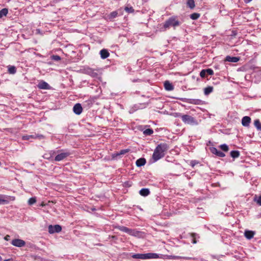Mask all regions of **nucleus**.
<instances>
[{
	"label": "nucleus",
	"mask_w": 261,
	"mask_h": 261,
	"mask_svg": "<svg viewBox=\"0 0 261 261\" xmlns=\"http://www.w3.org/2000/svg\"><path fill=\"white\" fill-rule=\"evenodd\" d=\"M168 149L169 146L166 143H161L159 144L154 149L152 155V159L154 161H157L160 159L163 158Z\"/></svg>",
	"instance_id": "obj_1"
},
{
	"label": "nucleus",
	"mask_w": 261,
	"mask_h": 261,
	"mask_svg": "<svg viewBox=\"0 0 261 261\" xmlns=\"http://www.w3.org/2000/svg\"><path fill=\"white\" fill-rule=\"evenodd\" d=\"M132 257L136 259H146L149 258H158L159 255L156 253H148L146 254H135Z\"/></svg>",
	"instance_id": "obj_2"
},
{
	"label": "nucleus",
	"mask_w": 261,
	"mask_h": 261,
	"mask_svg": "<svg viewBox=\"0 0 261 261\" xmlns=\"http://www.w3.org/2000/svg\"><path fill=\"white\" fill-rule=\"evenodd\" d=\"M179 25V22L174 18H170L163 25V28H161V31H164V29H167L170 27H176Z\"/></svg>",
	"instance_id": "obj_3"
},
{
	"label": "nucleus",
	"mask_w": 261,
	"mask_h": 261,
	"mask_svg": "<svg viewBox=\"0 0 261 261\" xmlns=\"http://www.w3.org/2000/svg\"><path fill=\"white\" fill-rule=\"evenodd\" d=\"M181 119L184 122L188 124H194L196 123L195 119L188 115H182Z\"/></svg>",
	"instance_id": "obj_4"
},
{
	"label": "nucleus",
	"mask_w": 261,
	"mask_h": 261,
	"mask_svg": "<svg viewBox=\"0 0 261 261\" xmlns=\"http://www.w3.org/2000/svg\"><path fill=\"white\" fill-rule=\"evenodd\" d=\"M62 230V227L59 225H51L48 226V232L50 234L60 232Z\"/></svg>",
	"instance_id": "obj_5"
},
{
	"label": "nucleus",
	"mask_w": 261,
	"mask_h": 261,
	"mask_svg": "<svg viewBox=\"0 0 261 261\" xmlns=\"http://www.w3.org/2000/svg\"><path fill=\"white\" fill-rule=\"evenodd\" d=\"M11 244L16 247H21L25 245V242L21 239H16L12 241Z\"/></svg>",
	"instance_id": "obj_6"
},
{
	"label": "nucleus",
	"mask_w": 261,
	"mask_h": 261,
	"mask_svg": "<svg viewBox=\"0 0 261 261\" xmlns=\"http://www.w3.org/2000/svg\"><path fill=\"white\" fill-rule=\"evenodd\" d=\"M73 110L75 114L80 115L82 112L83 108L80 103H76L74 106Z\"/></svg>",
	"instance_id": "obj_7"
},
{
	"label": "nucleus",
	"mask_w": 261,
	"mask_h": 261,
	"mask_svg": "<svg viewBox=\"0 0 261 261\" xmlns=\"http://www.w3.org/2000/svg\"><path fill=\"white\" fill-rule=\"evenodd\" d=\"M31 138H33V139L38 138L39 139H42L44 138V137L42 135H26V136H23L22 137V139L24 140H29Z\"/></svg>",
	"instance_id": "obj_8"
},
{
	"label": "nucleus",
	"mask_w": 261,
	"mask_h": 261,
	"mask_svg": "<svg viewBox=\"0 0 261 261\" xmlns=\"http://www.w3.org/2000/svg\"><path fill=\"white\" fill-rule=\"evenodd\" d=\"M38 87L40 89H49V85L44 81H41L38 85Z\"/></svg>",
	"instance_id": "obj_9"
},
{
	"label": "nucleus",
	"mask_w": 261,
	"mask_h": 261,
	"mask_svg": "<svg viewBox=\"0 0 261 261\" xmlns=\"http://www.w3.org/2000/svg\"><path fill=\"white\" fill-rule=\"evenodd\" d=\"M129 234L137 237H142V232L139 231H138L136 229H130Z\"/></svg>",
	"instance_id": "obj_10"
},
{
	"label": "nucleus",
	"mask_w": 261,
	"mask_h": 261,
	"mask_svg": "<svg viewBox=\"0 0 261 261\" xmlns=\"http://www.w3.org/2000/svg\"><path fill=\"white\" fill-rule=\"evenodd\" d=\"M211 151L213 154H215L218 156L224 157L225 155V154L223 152H222L220 150H218L217 149H216L215 147L212 148L211 149Z\"/></svg>",
	"instance_id": "obj_11"
},
{
	"label": "nucleus",
	"mask_w": 261,
	"mask_h": 261,
	"mask_svg": "<svg viewBox=\"0 0 261 261\" xmlns=\"http://www.w3.org/2000/svg\"><path fill=\"white\" fill-rule=\"evenodd\" d=\"M129 150H130L129 149L121 150L119 152H118L113 154L112 157H113V158H115L118 156L124 155L125 153L128 152L129 151Z\"/></svg>",
	"instance_id": "obj_12"
},
{
	"label": "nucleus",
	"mask_w": 261,
	"mask_h": 261,
	"mask_svg": "<svg viewBox=\"0 0 261 261\" xmlns=\"http://www.w3.org/2000/svg\"><path fill=\"white\" fill-rule=\"evenodd\" d=\"M68 155V153H61L60 154H58L55 157V160L56 161H60L66 158Z\"/></svg>",
	"instance_id": "obj_13"
},
{
	"label": "nucleus",
	"mask_w": 261,
	"mask_h": 261,
	"mask_svg": "<svg viewBox=\"0 0 261 261\" xmlns=\"http://www.w3.org/2000/svg\"><path fill=\"white\" fill-rule=\"evenodd\" d=\"M251 122V118L248 116H245L242 119V124L244 126H248Z\"/></svg>",
	"instance_id": "obj_14"
},
{
	"label": "nucleus",
	"mask_w": 261,
	"mask_h": 261,
	"mask_svg": "<svg viewBox=\"0 0 261 261\" xmlns=\"http://www.w3.org/2000/svg\"><path fill=\"white\" fill-rule=\"evenodd\" d=\"M86 73L91 76L92 77H96L97 76V72L91 68H87L85 70Z\"/></svg>",
	"instance_id": "obj_15"
},
{
	"label": "nucleus",
	"mask_w": 261,
	"mask_h": 261,
	"mask_svg": "<svg viewBox=\"0 0 261 261\" xmlns=\"http://www.w3.org/2000/svg\"><path fill=\"white\" fill-rule=\"evenodd\" d=\"M100 55L101 58L103 59L107 58L110 56L109 53L106 49H101L100 51Z\"/></svg>",
	"instance_id": "obj_16"
},
{
	"label": "nucleus",
	"mask_w": 261,
	"mask_h": 261,
	"mask_svg": "<svg viewBox=\"0 0 261 261\" xmlns=\"http://www.w3.org/2000/svg\"><path fill=\"white\" fill-rule=\"evenodd\" d=\"M225 61L230 62L236 63L239 61V58L228 56L226 57Z\"/></svg>",
	"instance_id": "obj_17"
},
{
	"label": "nucleus",
	"mask_w": 261,
	"mask_h": 261,
	"mask_svg": "<svg viewBox=\"0 0 261 261\" xmlns=\"http://www.w3.org/2000/svg\"><path fill=\"white\" fill-rule=\"evenodd\" d=\"M164 87L165 89L167 91H171L174 89L172 84L170 83L168 81H166L164 82Z\"/></svg>",
	"instance_id": "obj_18"
},
{
	"label": "nucleus",
	"mask_w": 261,
	"mask_h": 261,
	"mask_svg": "<svg viewBox=\"0 0 261 261\" xmlns=\"http://www.w3.org/2000/svg\"><path fill=\"white\" fill-rule=\"evenodd\" d=\"M254 234V232L251 230H246L244 232L245 237L249 240L253 237Z\"/></svg>",
	"instance_id": "obj_19"
},
{
	"label": "nucleus",
	"mask_w": 261,
	"mask_h": 261,
	"mask_svg": "<svg viewBox=\"0 0 261 261\" xmlns=\"http://www.w3.org/2000/svg\"><path fill=\"white\" fill-rule=\"evenodd\" d=\"M187 102L194 104V105H199L201 100L199 99H187L186 101Z\"/></svg>",
	"instance_id": "obj_20"
},
{
	"label": "nucleus",
	"mask_w": 261,
	"mask_h": 261,
	"mask_svg": "<svg viewBox=\"0 0 261 261\" xmlns=\"http://www.w3.org/2000/svg\"><path fill=\"white\" fill-rule=\"evenodd\" d=\"M146 163V160L144 158H140L137 160L136 164L138 167L143 166Z\"/></svg>",
	"instance_id": "obj_21"
},
{
	"label": "nucleus",
	"mask_w": 261,
	"mask_h": 261,
	"mask_svg": "<svg viewBox=\"0 0 261 261\" xmlns=\"http://www.w3.org/2000/svg\"><path fill=\"white\" fill-rule=\"evenodd\" d=\"M139 193L143 196H146L149 194L150 191L148 189L143 188L140 191Z\"/></svg>",
	"instance_id": "obj_22"
},
{
	"label": "nucleus",
	"mask_w": 261,
	"mask_h": 261,
	"mask_svg": "<svg viewBox=\"0 0 261 261\" xmlns=\"http://www.w3.org/2000/svg\"><path fill=\"white\" fill-rule=\"evenodd\" d=\"M119 230L129 234L130 229L123 226H118L116 227Z\"/></svg>",
	"instance_id": "obj_23"
},
{
	"label": "nucleus",
	"mask_w": 261,
	"mask_h": 261,
	"mask_svg": "<svg viewBox=\"0 0 261 261\" xmlns=\"http://www.w3.org/2000/svg\"><path fill=\"white\" fill-rule=\"evenodd\" d=\"M213 90V87L211 86H208L207 87H206L204 89V94L206 95H208L210 93H211Z\"/></svg>",
	"instance_id": "obj_24"
},
{
	"label": "nucleus",
	"mask_w": 261,
	"mask_h": 261,
	"mask_svg": "<svg viewBox=\"0 0 261 261\" xmlns=\"http://www.w3.org/2000/svg\"><path fill=\"white\" fill-rule=\"evenodd\" d=\"M187 5L190 8L193 9L195 7V2L194 0H188L187 2Z\"/></svg>",
	"instance_id": "obj_25"
},
{
	"label": "nucleus",
	"mask_w": 261,
	"mask_h": 261,
	"mask_svg": "<svg viewBox=\"0 0 261 261\" xmlns=\"http://www.w3.org/2000/svg\"><path fill=\"white\" fill-rule=\"evenodd\" d=\"M230 155L233 158H238L240 155V152L237 150H233L230 152Z\"/></svg>",
	"instance_id": "obj_26"
},
{
	"label": "nucleus",
	"mask_w": 261,
	"mask_h": 261,
	"mask_svg": "<svg viewBox=\"0 0 261 261\" xmlns=\"http://www.w3.org/2000/svg\"><path fill=\"white\" fill-rule=\"evenodd\" d=\"M254 124L258 130H261V123L258 119L255 120L254 122Z\"/></svg>",
	"instance_id": "obj_27"
},
{
	"label": "nucleus",
	"mask_w": 261,
	"mask_h": 261,
	"mask_svg": "<svg viewBox=\"0 0 261 261\" xmlns=\"http://www.w3.org/2000/svg\"><path fill=\"white\" fill-rule=\"evenodd\" d=\"M8 13V10L7 8H4L0 11V16H6Z\"/></svg>",
	"instance_id": "obj_28"
},
{
	"label": "nucleus",
	"mask_w": 261,
	"mask_h": 261,
	"mask_svg": "<svg viewBox=\"0 0 261 261\" xmlns=\"http://www.w3.org/2000/svg\"><path fill=\"white\" fill-rule=\"evenodd\" d=\"M8 71L11 74H14L16 71L15 67L13 66H9Z\"/></svg>",
	"instance_id": "obj_29"
},
{
	"label": "nucleus",
	"mask_w": 261,
	"mask_h": 261,
	"mask_svg": "<svg viewBox=\"0 0 261 261\" xmlns=\"http://www.w3.org/2000/svg\"><path fill=\"white\" fill-rule=\"evenodd\" d=\"M153 133V130L150 128H147L143 132L144 134L145 135H150Z\"/></svg>",
	"instance_id": "obj_30"
},
{
	"label": "nucleus",
	"mask_w": 261,
	"mask_h": 261,
	"mask_svg": "<svg viewBox=\"0 0 261 261\" xmlns=\"http://www.w3.org/2000/svg\"><path fill=\"white\" fill-rule=\"evenodd\" d=\"M220 147L222 150L226 152L228 151L229 150L228 146L225 144L221 145Z\"/></svg>",
	"instance_id": "obj_31"
},
{
	"label": "nucleus",
	"mask_w": 261,
	"mask_h": 261,
	"mask_svg": "<svg viewBox=\"0 0 261 261\" xmlns=\"http://www.w3.org/2000/svg\"><path fill=\"white\" fill-rule=\"evenodd\" d=\"M36 198L35 197H32L31 198H30L28 200V204L29 205H32L33 204H34L35 203H36Z\"/></svg>",
	"instance_id": "obj_32"
},
{
	"label": "nucleus",
	"mask_w": 261,
	"mask_h": 261,
	"mask_svg": "<svg viewBox=\"0 0 261 261\" xmlns=\"http://www.w3.org/2000/svg\"><path fill=\"white\" fill-rule=\"evenodd\" d=\"M125 11L127 13H133L134 11V9L132 7H125L124 8Z\"/></svg>",
	"instance_id": "obj_33"
},
{
	"label": "nucleus",
	"mask_w": 261,
	"mask_h": 261,
	"mask_svg": "<svg viewBox=\"0 0 261 261\" xmlns=\"http://www.w3.org/2000/svg\"><path fill=\"white\" fill-rule=\"evenodd\" d=\"M169 258L174 259H181V258L188 259V258L185 257H182V256H175V255L172 256V255H171L170 256Z\"/></svg>",
	"instance_id": "obj_34"
},
{
	"label": "nucleus",
	"mask_w": 261,
	"mask_h": 261,
	"mask_svg": "<svg viewBox=\"0 0 261 261\" xmlns=\"http://www.w3.org/2000/svg\"><path fill=\"white\" fill-rule=\"evenodd\" d=\"M254 201H255L258 205H261V195L258 197H257V196H255L254 197Z\"/></svg>",
	"instance_id": "obj_35"
},
{
	"label": "nucleus",
	"mask_w": 261,
	"mask_h": 261,
	"mask_svg": "<svg viewBox=\"0 0 261 261\" xmlns=\"http://www.w3.org/2000/svg\"><path fill=\"white\" fill-rule=\"evenodd\" d=\"M205 71L206 74H207L208 75H213L214 74V71L211 69H205Z\"/></svg>",
	"instance_id": "obj_36"
},
{
	"label": "nucleus",
	"mask_w": 261,
	"mask_h": 261,
	"mask_svg": "<svg viewBox=\"0 0 261 261\" xmlns=\"http://www.w3.org/2000/svg\"><path fill=\"white\" fill-rule=\"evenodd\" d=\"M52 59L55 61H59L61 60V58L58 55H54L52 56Z\"/></svg>",
	"instance_id": "obj_37"
},
{
	"label": "nucleus",
	"mask_w": 261,
	"mask_h": 261,
	"mask_svg": "<svg viewBox=\"0 0 261 261\" xmlns=\"http://www.w3.org/2000/svg\"><path fill=\"white\" fill-rule=\"evenodd\" d=\"M7 203V201L3 199V196L0 195V204H5Z\"/></svg>",
	"instance_id": "obj_38"
},
{
	"label": "nucleus",
	"mask_w": 261,
	"mask_h": 261,
	"mask_svg": "<svg viewBox=\"0 0 261 261\" xmlns=\"http://www.w3.org/2000/svg\"><path fill=\"white\" fill-rule=\"evenodd\" d=\"M206 74V73L205 71V69H203L201 71L200 73V75L201 77H205Z\"/></svg>",
	"instance_id": "obj_39"
},
{
	"label": "nucleus",
	"mask_w": 261,
	"mask_h": 261,
	"mask_svg": "<svg viewBox=\"0 0 261 261\" xmlns=\"http://www.w3.org/2000/svg\"><path fill=\"white\" fill-rule=\"evenodd\" d=\"M117 13L116 11H114L111 13V16H116Z\"/></svg>",
	"instance_id": "obj_40"
},
{
	"label": "nucleus",
	"mask_w": 261,
	"mask_h": 261,
	"mask_svg": "<svg viewBox=\"0 0 261 261\" xmlns=\"http://www.w3.org/2000/svg\"><path fill=\"white\" fill-rule=\"evenodd\" d=\"M190 16L197 17V16H199V14H197V13H193V14H191Z\"/></svg>",
	"instance_id": "obj_41"
},
{
	"label": "nucleus",
	"mask_w": 261,
	"mask_h": 261,
	"mask_svg": "<svg viewBox=\"0 0 261 261\" xmlns=\"http://www.w3.org/2000/svg\"><path fill=\"white\" fill-rule=\"evenodd\" d=\"M10 236L9 235H6L4 239L6 241H9L10 240Z\"/></svg>",
	"instance_id": "obj_42"
},
{
	"label": "nucleus",
	"mask_w": 261,
	"mask_h": 261,
	"mask_svg": "<svg viewBox=\"0 0 261 261\" xmlns=\"http://www.w3.org/2000/svg\"><path fill=\"white\" fill-rule=\"evenodd\" d=\"M125 186H127V187H130L132 184H130L129 181H127V182H125Z\"/></svg>",
	"instance_id": "obj_43"
},
{
	"label": "nucleus",
	"mask_w": 261,
	"mask_h": 261,
	"mask_svg": "<svg viewBox=\"0 0 261 261\" xmlns=\"http://www.w3.org/2000/svg\"><path fill=\"white\" fill-rule=\"evenodd\" d=\"M245 3H248L249 2H250L252 0H244Z\"/></svg>",
	"instance_id": "obj_44"
},
{
	"label": "nucleus",
	"mask_w": 261,
	"mask_h": 261,
	"mask_svg": "<svg viewBox=\"0 0 261 261\" xmlns=\"http://www.w3.org/2000/svg\"><path fill=\"white\" fill-rule=\"evenodd\" d=\"M4 261H13V259L12 258L5 259Z\"/></svg>",
	"instance_id": "obj_45"
},
{
	"label": "nucleus",
	"mask_w": 261,
	"mask_h": 261,
	"mask_svg": "<svg viewBox=\"0 0 261 261\" xmlns=\"http://www.w3.org/2000/svg\"><path fill=\"white\" fill-rule=\"evenodd\" d=\"M192 19L193 20H195V19H196L197 18H198V17H191Z\"/></svg>",
	"instance_id": "obj_46"
},
{
	"label": "nucleus",
	"mask_w": 261,
	"mask_h": 261,
	"mask_svg": "<svg viewBox=\"0 0 261 261\" xmlns=\"http://www.w3.org/2000/svg\"><path fill=\"white\" fill-rule=\"evenodd\" d=\"M44 205H45V204H44L43 203H42L41 204V206H44Z\"/></svg>",
	"instance_id": "obj_47"
},
{
	"label": "nucleus",
	"mask_w": 261,
	"mask_h": 261,
	"mask_svg": "<svg viewBox=\"0 0 261 261\" xmlns=\"http://www.w3.org/2000/svg\"><path fill=\"white\" fill-rule=\"evenodd\" d=\"M193 243L195 244L196 243V241L195 240H194Z\"/></svg>",
	"instance_id": "obj_48"
},
{
	"label": "nucleus",
	"mask_w": 261,
	"mask_h": 261,
	"mask_svg": "<svg viewBox=\"0 0 261 261\" xmlns=\"http://www.w3.org/2000/svg\"><path fill=\"white\" fill-rule=\"evenodd\" d=\"M2 257L0 256V261H2Z\"/></svg>",
	"instance_id": "obj_49"
}]
</instances>
